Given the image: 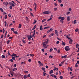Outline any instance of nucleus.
<instances>
[{
    "instance_id": "obj_28",
    "label": "nucleus",
    "mask_w": 79,
    "mask_h": 79,
    "mask_svg": "<svg viewBox=\"0 0 79 79\" xmlns=\"http://www.w3.org/2000/svg\"><path fill=\"white\" fill-rule=\"evenodd\" d=\"M61 20H64V17H61Z\"/></svg>"
},
{
    "instance_id": "obj_32",
    "label": "nucleus",
    "mask_w": 79,
    "mask_h": 79,
    "mask_svg": "<svg viewBox=\"0 0 79 79\" xmlns=\"http://www.w3.org/2000/svg\"><path fill=\"white\" fill-rule=\"evenodd\" d=\"M0 10L2 12H3V9L2 8H0Z\"/></svg>"
},
{
    "instance_id": "obj_20",
    "label": "nucleus",
    "mask_w": 79,
    "mask_h": 79,
    "mask_svg": "<svg viewBox=\"0 0 79 79\" xmlns=\"http://www.w3.org/2000/svg\"><path fill=\"white\" fill-rule=\"evenodd\" d=\"M16 54H15L14 53H13L12 54V55L11 56H16Z\"/></svg>"
},
{
    "instance_id": "obj_13",
    "label": "nucleus",
    "mask_w": 79,
    "mask_h": 79,
    "mask_svg": "<svg viewBox=\"0 0 79 79\" xmlns=\"http://www.w3.org/2000/svg\"><path fill=\"white\" fill-rule=\"evenodd\" d=\"M27 77V75H25L24 76L23 78L24 79H26Z\"/></svg>"
},
{
    "instance_id": "obj_27",
    "label": "nucleus",
    "mask_w": 79,
    "mask_h": 79,
    "mask_svg": "<svg viewBox=\"0 0 79 79\" xmlns=\"http://www.w3.org/2000/svg\"><path fill=\"white\" fill-rule=\"evenodd\" d=\"M13 32L15 34H18V32L17 31H14Z\"/></svg>"
},
{
    "instance_id": "obj_45",
    "label": "nucleus",
    "mask_w": 79,
    "mask_h": 79,
    "mask_svg": "<svg viewBox=\"0 0 79 79\" xmlns=\"http://www.w3.org/2000/svg\"><path fill=\"white\" fill-rule=\"evenodd\" d=\"M12 60H15V57H12Z\"/></svg>"
},
{
    "instance_id": "obj_39",
    "label": "nucleus",
    "mask_w": 79,
    "mask_h": 79,
    "mask_svg": "<svg viewBox=\"0 0 79 79\" xmlns=\"http://www.w3.org/2000/svg\"><path fill=\"white\" fill-rule=\"evenodd\" d=\"M45 21H46V19H45L43 20L42 21V23H44V22Z\"/></svg>"
},
{
    "instance_id": "obj_41",
    "label": "nucleus",
    "mask_w": 79,
    "mask_h": 79,
    "mask_svg": "<svg viewBox=\"0 0 79 79\" xmlns=\"http://www.w3.org/2000/svg\"><path fill=\"white\" fill-rule=\"evenodd\" d=\"M79 31V29L77 28L75 30V32H77Z\"/></svg>"
},
{
    "instance_id": "obj_12",
    "label": "nucleus",
    "mask_w": 79,
    "mask_h": 79,
    "mask_svg": "<svg viewBox=\"0 0 79 79\" xmlns=\"http://www.w3.org/2000/svg\"><path fill=\"white\" fill-rule=\"evenodd\" d=\"M40 31H42L43 30V28H42V25H41L40 27Z\"/></svg>"
},
{
    "instance_id": "obj_53",
    "label": "nucleus",
    "mask_w": 79,
    "mask_h": 79,
    "mask_svg": "<svg viewBox=\"0 0 79 79\" xmlns=\"http://www.w3.org/2000/svg\"><path fill=\"white\" fill-rule=\"evenodd\" d=\"M69 13H70V12H67V15H69Z\"/></svg>"
},
{
    "instance_id": "obj_64",
    "label": "nucleus",
    "mask_w": 79,
    "mask_h": 79,
    "mask_svg": "<svg viewBox=\"0 0 79 79\" xmlns=\"http://www.w3.org/2000/svg\"><path fill=\"white\" fill-rule=\"evenodd\" d=\"M54 5H55V6H57L58 5V4H56V3H55Z\"/></svg>"
},
{
    "instance_id": "obj_9",
    "label": "nucleus",
    "mask_w": 79,
    "mask_h": 79,
    "mask_svg": "<svg viewBox=\"0 0 79 79\" xmlns=\"http://www.w3.org/2000/svg\"><path fill=\"white\" fill-rule=\"evenodd\" d=\"M53 35H54V34L53 33H52V34H51L49 35V37L50 38V37H51V36H53Z\"/></svg>"
},
{
    "instance_id": "obj_22",
    "label": "nucleus",
    "mask_w": 79,
    "mask_h": 79,
    "mask_svg": "<svg viewBox=\"0 0 79 79\" xmlns=\"http://www.w3.org/2000/svg\"><path fill=\"white\" fill-rule=\"evenodd\" d=\"M10 42V41L9 40L7 41L6 43L7 44H9V43Z\"/></svg>"
},
{
    "instance_id": "obj_35",
    "label": "nucleus",
    "mask_w": 79,
    "mask_h": 79,
    "mask_svg": "<svg viewBox=\"0 0 79 79\" xmlns=\"http://www.w3.org/2000/svg\"><path fill=\"white\" fill-rule=\"evenodd\" d=\"M30 15H31V16H33V17H34V16L33 15V14H32V13L31 12Z\"/></svg>"
},
{
    "instance_id": "obj_16",
    "label": "nucleus",
    "mask_w": 79,
    "mask_h": 79,
    "mask_svg": "<svg viewBox=\"0 0 79 79\" xmlns=\"http://www.w3.org/2000/svg\"><path fill=\"white\" fill-rule=\"evenodd\" d=\"M36 27H37V26H36V25H35L33 28L32 29V30H34V29H35L36 28Z\"/></svg>"
},
{
    "instance_id": "obj_37",
    "label": "nucleus",
    "mask_w": 79,
    "mask_h": 79,
    "mask_svg": "<svg viewBox=\"0 0 79 79\" xmlns=\"http://www.w3.org/2000/svg\"><path fill=\"white\" fill-rule=\"evenodd\" d=\"M78 66V65H77V64L76 63L75 64V67L76 68H77V67Z\"/></svg>"
},
{
    "instance_id": "obj_43",
    "label": "nucleus",
    "mask_w": 79,
    "mask_h": 79,
    "mask_svg": "<svg viewBox=\"0 0 79 79\" xmlns=\"http://www.w3.org/2000/svg\"><path fill=\"white\" fill-rule=\"evenodd\" d=\"M5 23V26H6V21H5V22H4Z\"/></svg>"
},
{
    "instance_id": "obj_29",
    "label": "nucleus",
    "mask_w": 79,
    "mask_h": 79,
    "mask_svg": "<svg viewBox=\"0 0 79 79\" xmlns=\"http://www.w3.org/2000/svg\"><path fill=\"white\" fill-rule=\"evenodd\" d=\"M65 62V60H64L63 61H62L61 63V64H64V63Z\"/></svg>"
},
{
    "instance_id": "obj_25",
    "label": "nucleus",
    "mask_w": 79,
    "mask_h": 79,
    "mask_svg": "<svg viewBox=\"0 0 79 79\" xmlns=\"http://www.w3.org/2000/svg\"><path fill=\"white\" fill-rule=\"evenodd\" d=\"M34 22L33 23V24H35L37 22V20H34Z\"/></svg>"
},
{
    "instance_id": "obj_56",
    "label": "nucleus",
    "mask_w": 79,
    "mask_h": 79,
    "mask_svg": "<svg viewBox=\"0 0 79 79\" xmlns=\"http://www.w3.org/2000/svg\"><path fill=\"white\" fill-rule=\"evenodd\" d=\"M3 35H1V39H2L3 38Z\"/></svg>"
},
{
    "instance_id": "obj_55",
    "label": "nucleus",
    "mask_w": 79,
    "mask_h": 79,
    "mask_svg": "<svg viewBox=\"0 0 79 79\" xmlns=\"http://www.w3.org/2000/svg\"><path fill=\"white\" fill-rule=\"evenodd\" d=\"M12 6H15V4H13V3H12Z\"/></svg>"
},
{
    "instance_id": "obj_18",
    "label": "nucleus",
    "mask_w": 79,
    "mask_h": 79,
    "mask_svg": "<svg viewBox=\"0 0 79 79\" xmlns=\"http://www.w3.org/2000/svg\"><path fill=\"white\" fill-rule=\"evenodd\" d=\"M17 68H14V69L13 70V71H17Z\"/></svg>"
},
{
    "instance_id": "obj_31",
    "label": "nucleus",
    "mask_w": 79,
    "mask_h": 79,
    "mask_svg": "<svg viewBox=\"0 0 79 79\" xmlns=\"http://www.w3.org/2000/svg\"><path fill=\"white\" fill-rule=\"evenodd\" d=\"M9 8L10 9V10H12V8H13L12 6H10L9 7Z\"/></svg>"
},
{
    "instance_id": "obj_59",
    "label": "nucleus",
    "mask_w": 79,
    "mask_h": 79,
    "mask_svg": "<svg viewBox=\"0 0 79 79\" xmlns=\"http://www.w3.org/2000/svg\"><path fill=\"white\" fill-rule=\"evenodd\" d=\"M59 66H62V64H59Z\"/></svg>"
},
{
    "instance_id": "obj_3",
    "label": "nucleus",
    "mask_w": 79,
    "mask_h": 79,
    "mask_svg": "<svg viewBox=\"0 0 79 79\" xmlns=\"http://www.w3.org/2000/svg\"><path fill=\"white\" fill-rule=\"evenodd\" d=\"M3 5H5V6H7L9 4V3L8 2H3Z\"/></svg>"
},
{
    "instance_id": "obj_63",
    "label": "nucleus",
    "mask_w": 79,
    "mask_h": 79,
    "mask_svg": "<svg viewBox=\"0 0 79 79\" xmlns=\"http://www.w3.org/2000/svg\"><path fill=\"white\" fill-rule=\"evenodd\" d=\"M14 67H16V64H14Z\"/></svg>"
},
{
    "instance_id": "obj_14",
    "label": "nucleus",
    "mask_w": 79,
    "mask_h": 79,
    "mask_svg": "<svg viewBox=\"0 0 79 79\" xmlns=\"http://www.w3.org/2000/svg\"><path fill=\"white\" fill-rule=\"evenodd\" d=\"M21 26H22V25L21 24H19V26L18 27V28H21Z\"/></svg>"
},
{
    "instance_id": "obj_47",
    "label": "nucleus",
    "mask_w": 79,
    "mask_h": 79,
    "mask_svg": "<svg viewBox=\"0 0 79 79\" xmlns=\"http://www.w3.org/2000/svg\"><path fill=\"white\" fill-rule=\"evenodd\" d=\"M11 30L12 31H15V29H14L13 28H12L11 29Z\"/></svg>"
},
{
    "instance_id": "obj_40",
    "label": "nucleus",
    "mask_w": 79,
    "mask_h": 79,
    "mask_svg": "<svg viewBox=\"0 0 79 79\" xmlns=\"http://www.w3.org/2000/svg\"><path fill=\"white\" fill-rule=\"evenodd\" d=\"M54 11H56V10H57V8L55 7L54 8Z\"/></svg>"
},
{
    "instance_id": "obj_49",
    "label": "nucleus",
    "mask_w": 79,
    "mask_h": 79,
    "mask_svg": "<svg viewBox=\"0 0 79 79\" xmlns=\"http://www.w3.org/2000/svg\"><path fill=\"white\" fill-rule=\"evenodd\" d=\"M28 61L29 62H31V59H29L28 60Z\"/></svg>"
},
{
    "instance_id": "obj_38",
    "label": "nucleus",
    "mask_w": 79,
    "mask_h": 79,
    "mask_svg": "<svg viewBox=\"0 0 79 79\" xmlns=\"http://www.w3.org/2000/svg\"><path fill=\"white\" fill-rule=\"evenodd\" d=\"M60 78L61 79H63V77L62 76H60Z\"/></svg>"
},
{
    "instance_id": "obj_58",
    "label": "nucleus",
    "mask_w": 79,
    "mask_h": 79,
    "mask_svg": "<svg viewBox=\"0 0 79 79\" xmlns=\"http://www.w3.org/2000/svg\"><path fill=\"white\" fill-rule=\"evenodd\" d=\"M40 66H43L44 65H43V64H42V63H40Z\"/></svg>"
},
{
    "instance_id": "obj_57",
    "label": "nucleus",
    "mask_w": 79,
    "mask_h": 79,
    "mask_svg": "<svg viewBox=\"0 0 79 79\" xmlns=\"http://www.w3.org/2000/svg\"><path fill=\"white\" fill-rule=\"evenodd\" d=\"M61 19V16L59 17H58L59 19Z\"/></svg>"
},
{
    "instance_id": "obj_61",
    "label": "nucleus",
    "mask_w": 79,
    "mask_h": 79,
    "mask_svg": "<svg viewBox=\"0 0 79 79\" xmlns=\"http://www.w3.org/2000/svg\"><path fill=\"white\" fill-rule=\"evenodd\" d=\"M27 77H31V75H30V74H29L27 76Z\"/></svg>"
},
{
    "instance_id": "obj_24",
    "label": "nucleus",
    "mask_w": 79,
    "mask_h": 79,
    "mask_svg": "<svg viewBox=\"0 0 79 79\" xmlns=\"http://www.w3.org/2000/svg\"><path fill=\"white\" fill-rule=\"evenodd\" d=\"M62 45H66V43L65 42H62Z\"/></svg>"
},
{
    "instance_id": "obj_10",
    "label": "nucleus",
    "mask_w": 79,
    "mask_h": 79,
    "mask_svg": "<svg viewBox=\"0 0 79 79\" xmlns=\"http://www.w3.org/2000/svg\"><path fill=\"white\" fill-rule=\"evenodd\" d=\"M69 43H70V44H72L73 43V40H70Z\"/></svg>"
},
{
    "instance_id": "obj_21",
    "label": "nucleus",
    "mask_w": 79,
    "mask_h": 79,
    "mask_svg": "<svg viewBox=\"0 0 79 79\" xmlns=\"http://www.w3.org/2000/svg\"><path fill=\"white\" fill-rule=\"evenodd\" d=\"M30 56H34V55L33 54H30Z\"/></svg>"
},
{
    "instance_id": "obj_19",
    "label": "nucleus",
    "mask_w": 79,
    "mask_h": 79,
    "mask_svg": "<svg viewBox=\"0 0 79 79\" xmlns=\"http://www.w3.org/2000/svg\"><path fill=\"white\" fill-rule=\"evenodd\" d=\"M22 42L24 44H26V41H25V40H23Z\"/></svg>"
},
{
    "instance_id": "obj_50",
    "label": "nucleus",
    "mask_w": 79,
    "mask_h": 79,
    "mask_svg": "<svg viewBox=\"0 0 79 79\" xmlns=\"http://www.w3.org/2000/svg\"><path fill=\"white\" fill-rule=\"evenodd\" d=\"M3 33H4L5 32V29L4 28H3V30H2Z\"/></svg>"
},
{
    "instance_id": "obj_1",
    "label": "nucleus",
    "mask_w": 79,
    "mask_h": 79,
    "mask_svg": "<svg viewBox=\"0 0 79 79\" xmlns=\"http://www.w3.org/2000/svg\"><path fill=\"white\" fill-rule=\"evenodd\" d=\"M48 43V40H47L46 42H44L43 43V47H44V48H47V47L48 45H46Z\"/></svg>"
},
{
    "instance_id": "obj_23",
    "label": "nucleus",
    "mask_w": 79,
    "mask_h": 79,
    "mask_svg": "<svg viewBox=\"0 0 79 79\" xmlns=\"http://www.w3.org/2000/svg\"><path fill=\"white\" fill-rule=\"evenodd\" d=\"M2 58H5V56H4V55H2Z\"/></svg>"
},
{
    "instance_id": "obj_6",
    "label": "nucleus",
    "mask_w": 79,
    "mask_h": 79,
    "mask_svg": "<svg viewBox=\"0 0 79 79\" xmlns=\"http://www.w3.org/2000/svg\"><path fill=\"white\" fill-rule=\"evenodd\" d=\"M34 4L35 6L34 9L36 10L37 9V4H36V2H34Z\"/></svg>"
},
{
    "instance_id": "obj_48",
    "label": "nucleus",
    "mask_w": 79,
    "mask_h": 79,
    "mask_svg": "<svg viewBox=\"0 0 79 79\" xmlns=\"http://www.w3.org/2000/svg\"><path fill=\"white\" fill-rule=\"evenodd\" d=\"M9 4L10 5H12V4H13V3L11 2H10L9 3Z\"/></svg>"
},
{
    "instance_id": "obj_52",
    "label": "nucleus",
    "mask_w": 79,
    "mask_h": 79,
    "mask_svg": "<svg viewBox=\"0 0 79 79\" xmlns=\"http://www.w3.org/2000/svg\"><path fill=\"white\" fill-rule=\"evenodd\" d=\"M33 33L34 34H35V30H34L33 31Z\"/></svg>"
},
{
    "instance_id": "obj_44",
    "label": "nucleus",
    "mask_w": 79,
    "mask_h": 79,
    "mask_svg": "<svg viewBox=\"0 0 79 79\" xmlns=\"http://www.w3.org/2000/svg\"><path fill=\"white\" fill-rule=\"evenodd\" d=\"M4 18L5 19H6L7 18V15H5Z\"/></svg>"
},
{
    "instance_id": "obj_26",
    "label": "nucleus",
    "mask_w": 79,
    "mask_h": 79,
    "mask_svg": "<svg viewBox=\"0 0 79 79\" xmlns=\"http://www.w3.org/2000/svg\"><path fill=\"white\" fill-rule=\"evenodd\" d=\"M79 45L78 44H77V45H76V47L77 48L78 47H79Z\"/></svg>"
},
{
    "instance_id": "obj_60",
    "label": "nucleus",
    "mask_w": 79,
    "mask_h": 79,
    "mask_svg": "<svg viewBox=\"0 0 79 79\" xmlns=\"http://www.w3.org/2000/svg\"><path fill=\"white\" fill-rule=\"evenodd\" d=\"M60 50H58L57 51V53H60Z\"/></svg>"
},
{
    "instance_id": "obj_11",
    "label": "nucleus",
    "mask_w": 79,
    "mask_h": 79,
    "mask_svg": "<svg viewBox=\"0 0 79 79\" xmlns=\"http://www.w3.org/2000/svg\"><path fill=\"white\" fill-rule=\"evenodd\" d=\"M55 34L57 35H58V31H57V30H56L55 31Z\"/></svg>"
},
{
    "instance_id": "obj_34",
    "label": "nucleus",
    "mask_w": 79,
    "mask_h": 79,
    "mask_svg": "<svg viewBox=\"0 0 79 79\" xmlns=\"http://www.w3.org/2000/svg\"><path fill=\"white\" fill-rule=\"evenodd\" d=\"M49 58H53V56H49Z\"/></svg>"
},
{
    "instance_id": "obj_42",
    "label": "nucleus",
    "mask_w": 79,
    "mask_h": 79,
    "mask_svg": "<svg viewBox=\"0 0 79 79\" xmlns=\"http://www.w3.org/2000/svg\"><path fill=\"white\" fill-rule=\"evenodd\" d=\"M58 2L59 3H61L62 1H61V0H58Z\"/></svg>"
},
{
    "instance_id": "obj_5",
    "label": "nucleus",
    "mask_w": 79,
    "mask_h": 79,
    "mask_svg": "<svg viewBox=\"0 0 79 79\" xmlns=\"http://www.w3.org/2000/svg\"><path fill=\"white\" fill-rule=\"evenodd\" d=\"M43 14H49V11H45L43 12Z\"/></svg>"
},
{
    "instance_id": "obj_54",
    "label": "nucleus",
    "mask_w": 79,
    "mask_h": 79,
    "mask_svg": "<svg viewBox=\"0 0 79 79\" xmlns=\"http://www.w3.org/2000/svg\"><path fill=\"white\" fill-rule=\"evenodd\" d=\"M50 32V30H48L47 32V34H48V33H49Z\"/></svg>"
},
{
    "instance_id": "obj_46",
    "label": "nucleus",
    "mask_w": 79,
    "mask_h": 79,
    "mask_svg": "<svg viewBox=\"0 0 79 79\" xmlns=\"http://www.w3.org/2000/svg\"><path fill=\"white\" fill-rule=\"evenodd\" d=\"M74 24H76V20H75L74 21Z\"/></svg>"
},
{
    "instance_id": "obj_8",
    "label": "nucleus",
    "mask_w": 79,
    "mask_h": 79,
    "mask_svg": "<svg viewBox=\"0 0 79 79\" xmlns=\"http://www.w3.org/2000/svg\"><path fill=\"white\" fill-rule=\"evenodd\" d=\"M67 21H69L70 20V17L68 16L67 17Z\"/></svg>"
},
{
    "instance_id": "obj_51",
    "label": "nucleus",
    "mask_w": 79,
    "mask_h": 79,
    "mask_svg": "<svg viewBox=\"0 0 79 79\" xmlns=\"http://www.w3.org/2000/svg\"><path fill=\"white\" fill-rule=\"evenodd\" d=\"M50 76H52V77H54V76H55V75L52 74V75H50Z\"/></svg>"
},
{
    "instance_id": "obj_15",
    "label": "nucleus",
    "mask_w": 79,
    "mask_h": 79,
    "mask_svg": "<svg viewBox=\"0 0 79 79\" xmlns=\"http://www.w3.org/2000/svg\"><path fill=\"white\" fill-rule=\"evenodd\" d=\"M53 73V70H51L49 72V74H51L52 73Z\"/></svg>"
},
{
    "instance_id": "obj_62",
    "label": "nucleus",
    "mask_w": 79,
    "mask_h": 79,
    "mask_svg": "<svg viewBox=\"0 0 79 79\" xmlns=\"http://www.w3.org/2000/svg\"><path fill=\"white\" fill-rule=\"evenodd\" d=\"M74 77H75V76H73V77H71V79H72L74 78Z\"/></svg>"
},
{
    "instance_id": "obj_30",
    "label": "nucleus",
    "mask_w": 79,
    "mask_h": 79,
    "mask_svg": "<svg viewBox=\"0 0 79 79\" xmlns=\"http://www.w3.org/2000/svg\"><path fill=\"white\" fill-rule=\"evenodd\" d=\"M9 61H11L12 63H13V60L12 59H10L9 60Z\"/></svg>"
},
{
    "instance_id": "obj_33",
    "label": "nucleus",
    "mask_w": 79,
    "mask_h": 79,
    "mask_svg": "<svg viewBox=\"0 0 79 79\" xmlns=\"http://www.w3.org/2000/svg\"><path fill=\"white\" fill-rule=\"evenodd\" d=\"M8 16L9 17V18H11V15L10 14H9L8 15Z\"/></svg>"
},
{
    "instance_id": "obj_17",
    "label": "nucleus",
    "mask_w": 79,
    "mask_h": 79,
    "mask_svg": "<svg viewBox=\"0 0 79 79\" xmlns=\"http://www.w3.org/2000/svg\"><path fill=\"white\" fill-rule=\"evenodd\" d=\"M49 27H44V29H48Z\"/></svg>"
},
{
    "instance_id": "obj_36",
    "label": "nucleus",
    "mask_w": 79,
    "mask_h": 79,
    "mask_svg": "<svg viewBox=\"0 0 79 79\" xmlns=\"http://www.w3.org/2000/svg\"><path fill=\"white\" fill-rule=\"evenodd\" d=\"M42 69L43 70V71H45V69L44 67L42 68Z\"/></svg>"
},
{
    "instance_id": "obj_2",
    "label": "nucleus",
    "mask_w": 79,
    "mask_h": 79,
    "mask_svg": "<svg viewBox=\"0 0 79 79\" xmlns=\"http://www.w3.org/2000/svg\"><path fill=\"white\" fill-rule=\"evenodd\" d=\"M27 37L28 40L30 41V40H31V39L32 38V35H27Z\"/></svg>"
},
{
    "instance_id": "obj_4",
    "label": "nucleus",
    "mask_w": 79,
    "mask_h": 79,
    "mask_svg": "<svg viewBox=\"0 0 79 79\" xmlns=\"http://www.w3.org/2000/svg\"><path fill=\"white\" fill-rule=\"evenodd\" d=\"M64 36H66V38L68 39H69V40H70V39H71V37H69V35H66L65 34Z\"/></svg>"
},
{
    "instance_id": "obj_7",
    "label": "nucleus",
    "mask_w": 79,
    "mask_h": 79,
    "mask_svg": "<svg viewBox=\"0 0 79 79\" xmlns=\"http://www.w3.org/2000/svg\"><path fill=\"white\" fill-rule=\"evenodd\" d=\"M69 47L68 46H66L64 48L65 50H69L70 48H69Z\"/></svg>"
}]
</instances>
